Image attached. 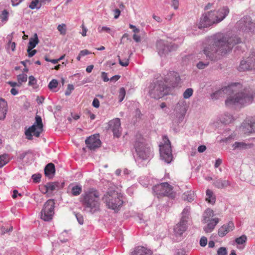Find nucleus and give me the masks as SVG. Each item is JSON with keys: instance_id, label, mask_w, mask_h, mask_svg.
I'll return each instance as SVG.
<instances>
[{"instance_id": "nucleus-40", "label": "nucleus", "mask_w": 255, "mask_h": 255, "mask_svg": "<svg viewBox=\"0 0 255 255\" xmlns=\"http://www.w3.org/2000/svg\"><path fill=\"white\" fill-rule=\"evenodd\" d=\"M209 65V61H199L196 65L197 67L199 69H204Z\"/></svg>"}, {"instance_id": "nucleus-48", "label": "nucleus", "mask_w": 255, "mask_h": 255, "mask_svg": "<svg viewBox=\"0 0 255 255\" xmlns=\"http://www.w3.org/2000/svg\"><path fill=\"white\" fill-rule=\"evenodd\" d=\"M100 27H99L98 28V29H99V31L100 32H101L102 31H106V32H108L109 33H110L111 35H113V34H114L113 31L111 30V29L108 27H107V26H102L101 29H100Z\"/></svg>"}, {"instance_id": "nucleus-42", "label": "nucleus", "mask_w": 255, "mask_h": 255, "mask_svg": "<svg viewBox=\"0 0 255 255\" xmlns=\"http://www.w3.org/2000/svg\"><path fill=\"white\" fill-rule=\"evenodd\" d=\"M248 128V130H245L244 131L246 132H255V122L252 123L251 124H248L246 125L245 128Z\"/></svg>"}, {"instance_id": "nucleus-13", "label": "nucleus", "mask_w": 255, "mask_h": 255, "mask_svg": "<svg viewBox=\"0 0 255 255\" xmlns=\"http://www.w3.org/2000/svg\"><path fill=\"white\" fill-rule=\"evenodd\" d=\"M110 129L113 132L115 137H119L122 134V128L121 126V121L119 118H116L111 120L109 123Z\"/></svg>"}, {"instance_id": "nucleus-47", "label": "nucleus", "mask_w": 255, "mask_h": 255, "mask_svg": "<svg viewBox=\"0 0 255 255\" xmlns=\"http://www.w3.org/2000/svg\"><path fill=\"white\" fill-rule=\"evenodd\" d=\"M58 85L57 80L56 79L52 80L48 84V88L49 89H52L57 87Z\"/></svg>"}, {"instance_id": "nucleus-14", "label": "nucleus", "mask_w": 255, "mask_h": 255, "mask_svg": "<svg viewBox=\"0 0 255 255\" xmlns=\"http://www.w3.org/2000/svg\"><path fill=\"white\" fill-rule=\"evenodd\" d=\"M85 143L88 148L94 150L100 146L101 141L98 135H93L86 138Z\"/></svg>"}, {"instance_id": "nucleus-16", "label": "nucleus", "mask_w": 255, "mask_h": 255, "mask_svg": "<svg viewBox=\"0 0 255 255\" xmlns=\"http://www.w3.org/2000/svg\"><path fill=\"white\" fill-rule=\"evenodd\" d=\"M235 229L234 224L232 221L229 222L222 226L218 230V235L223 237Z\"/></svg>"}, {"instance_id": "nucleus-24", "label": "nucleus", "mask_w": 255, "mask_h": 255, "mask_svg": "<svg viewBox=\"0 0 255 255\" xmlns=\"http://www.w3.org/2000/svg\"><path fill=\"white\" fill-rule=\"evenodd\" d=\"M69 187H71V194L73 196H78L82 192V187L81 185L71 184Z\"/></svg>"}, {"instance_id": "nucleus-61", "label": "nucleus", "mask_w": 255, "mask_h": 255, "mask_svg": "<svg viewBox=\"0 0 255 255\" xmlns=\"http://www.w3.org/2000/svg\"><path fill=\"white\" fill-rule=\"evenodd\" d=\"M101 76H102V78L104 82H108L109 81V79L108 78V77L107 76V74L106 72H102Z\"/></svg>"}, {"instance_id": "nucleus-19", "label": "nucleus", "mask_w": 255, "mask_h": 255, "mask_svg": "<svg viewBox=\"0 0 255 255\" xmlns=\"http://www.w3.org/2000/svg\"><path fill=\"white\" fill-rule=\"evenodd\" d=\"M213 185L218 189H224L230 186L231 183L228 180L216 178Z\"/></svg>"}, {"instance_id": "nucleus-55", "label": "nucleus", "mask_w": 255, "mask_h": 255, "mask_svg": "<svg viewBox=\"0 0 255 255\" xmlns=\"http://www.w3.org/2000/svg\"><path fill=\"white\" fill-rule=\"evenodd\" d=\"M207 244V239L205 237H202L200 240V245L201 247H205Z\"/></svg>"}, {"instance_id": "nucleus-28", "label": "nucleus", "mask_w": 255, "mask_h": 255, "mask_svg": "<svg viewBox=\"0 0 255 255\" xmlns=\"http://www.w3.org/2000/svg\"><path fill=\"white\" fill-rule=\"evenodd\" d=\"M39 43L37 34L35 33L32 37L29 39L28 44V48H34Z\"/></svg>"}, {"instance_id": "nucleus-52", "label": "nucleus", "mask_w": 255, "mask_h": 255, "mask_svg": "<svg viewBox=\"0 0 255 255\" xmlns=\"http://www.w3.org/2000/svg\"><path fill=\"white\" fill-rule=\"evenodd\" d=\"M33 181L35 183H39L40 181L41 175L39 174H34L32 176Z\"/></svg>"}, {"instance_id": "nucleus-46", "label": "nucleus", "mask_w": 255, "mask_h": 255, "mask_svg": "<svg viewBox=\"0 0 255 255\" xmlns=\"http://www.w3.org/2000/svg\"><path fill=\"white\" fill-rule=\"evenodd\" d=\"M57 29L60 34L65 35L66 32V26L65 24H59L57 27Z\"/></svg>"}, {"instance_id": "nucleus-1", "label": "nucleus", "mask_w": 255, "mask_h": 255, "mask_svg": "<svg viewBox=\"0 0 255 255\" xmlns=\"http://www.w3.org/2000/svg\"><path fill=\"white\" fill-rule=\"evenodd\" d=\"M242 89L241 84L232 83L212 93L211 97L212 100H217L226 95H229L225 101V104L229 107L245 106L252 103L255 93L249 88Z\"/></svg>"}, {"instance_id": "nucleus-22", "label": "nucleus", "mask_w": 255, "mask_h": 255, "mask_svg": "<svg viewBox=\"0 0 255 255\" xmlns=\"http://www.w3.org/2000/svg\"><path fill=\"white\" fill-rule=\"evenodd\" d=\"M7 111V104L6 101L2 98H0V120H3Z\"/></svg>"}, {"instance_id": "nucleus-62", "label": "nucleus", "mask_w": 255, "mask_h": 255, "mask_svg": "<svg viewBox=\"0 0 255 255\" xmlns=\"http://www.w3.org/2000/svg\"><path fill=\"white\" fill-rule=\"evenodd\" d=\"M186 113V110L185 108H184L182 111V114L179 117V122L180 123L183 121V119L184 117V116Z\"/></svg>"}, {"instance_id": "nucleus-25", "label": "nucleus", "mask_w": 255, "mask_h": 255, "mask_svg": "<svg viewBox=\"0 0 255 255\" xmlns=\"http://www.w3.org/2000/svg\"><path fill=\"white\" fill-rule=\"evenodd\" d=\"M253 144L250 143H246L244 142H235L233 145V149H239V150H243L246 149L248 148H251L253 147Z\"/></svg>"}, {"instance_id": "nucleus-9", "label": "nucleus", "mask_w": 255, "mask_h": 255, "mask_svg": "<svg viewBox=\"0 0 255 255\" xmlns=\"http://www.w3.org/2000/svg\"><path fill=\"white\" fill-rule=\"evenodd\" d=\"M153 191L158 196H167L171 198H174L175 197V193L173 191V187L167 182L154 186Z\"/></svg>"}, {"instance_id": "nucleus-32", "label": "nucleus", "mask_w": 255, "mask_h": 255, "mask_svg": "<svg viewBox=\"0 0 255 255\" xmlns=\"http://www.w3.org/2000/svg\"><path fill=\"white\" fill-rule=\"evenodd\" d=\"M41 6V3L40 2L39 0H32L30 3L28 7L31 9L35 8L39 9Z\"/></svg>"}, {"instance_id": "nucleus-4", "label": "nucleus", "mask_w": 255, "mask_h": 255, "mask_svg": "<svg viewBox=\"0 0 255 255\" xmlns=\"http://www.w3.org/2000/svg\"><path fill=\"white\" fill-rule=\"evenodd\" d=\"M229 8L223 6L217 10H211L204 13L200 18L199 21L196 24V26L201 29L209 27L214 24H217L223 21L229 14Z\"/></svg>"}, {"instance_id": "nucleus-2", "label": "nucleus", "mask_w": 255, "mask_h": 255, "mask_svg": "<svg viewBox=\"0 0 255 255\" xmlns=\"http://www.w3.org/2000/svg\"><path fill=\"white\" fill-rule=\"evenodd\" d=\"M211 43L205 47L204 54L211 60H217L230 51L237 44L241 42L240 38L230 34L217 33L213 35Z\"/></svg>"}, {"instance_id": "nucleus-43", "label": "nucleus", "mask_w": 255, "mask_h": 255, "mask_svg": "<svg viewBox=\"0 0 255 255\" xmlns=\"http://www.w3.org/2000/svg\"><path fill=\"white\" fill-rule=\"evenodd\" d=\"M126 95V90L124 88H121L119 91V102H122L125 98Z\"/></svg>"}, {"instance_id": "nucleus-58", "label": "nucleus", "mask_w": 255, "mask_h": 255, "mask_svg": "<svg viewBox=\"0 0 255 255\" xmlns=\"http://www.w3.org/2000/svg\"><path fill=\"white\" fill-rule=\"evenodd\" d=\"M92 105L95 108H99L100 106V102H99V100L97 98H95L93 100V101L92 103Z\"/></svg>"}, {"instance_id": "nucleus-26", "label": "nucleus", "mask_w": 255, "mask_h": 255, "mask_svg": "<svg viewBox=\"0 0 255 255\" xmlns=\"http://www.w3.org/2000/svg\"><path fill=\"white\" fill-rule=\"evenodd\" d=\"M214 215V213L213 210L208 208L204 212L203 214V223H206L208 222L211 221V218Z\"/></svg>"}, {"instance_id": "nucleus-34", "label": "nucleus", "mask_w": 255, "mask_h": 255, "mask_svg": "<svg viewBox=\"0 0 255 255\" xmlns=\"http://www.w3.org/2000/svg\"><path fill=\"white\" fill-rule=\"evenodd\" d=\"M183 198L188 202H192L194 200V194L191 191H187L184 193Z\"/></svg>"}, {"instance_id": "nucleus-63", "label": "nucleus", "mask_w": 255, "mask_h": 255, "mask_svg": "<svg viewBox=\"0 0 255 255\" xmlns=\"http://www.w3.org/2000/svg\"><path fill=\"white\" fill-rule=\"evenodd\" d=\"M90 53V52L87 49L81 50L79 53L80 56H81L82 57L89 54Z\"/></svg>"}, {"instance_id": "nucleus-56", "label": "nucleus", "mask_w": 255, "mask_h": 255, "mask_svg": "<svg viewBox=\"0 0 255 255\" xmlns=\"http://www.w3.org/2000/svg\"><path fill=\"white\" fill-rule=\"evenodd\" d=\"M39 189L43 194L48 193V187L47 184L46 185L40 187Z\"/></svg>"}, {"instance_id": "nucleus-39", "label": "nucleus", "mask_w": 255, "mask_h": 255, "mask_svg": "<svg viewBox=\"0 0 255 255\" xmlns=\"http://www.w3.org/2000/svg\"><path fill=\"white\" fill-rule=\"evenodd\" d=\"M225 118L222 122L225 124H228L231 123L233 120V117L232 115L229 114H225Z\"/></svg>"}, {"instance_id": "nucleus-53", "label": "nucleus", "mask_w": 255, "mask_h": 255, "mask_svg": "<svg viewBox=\"0 0 255 255\" xmlns=\"http://www.w3.org/2000/svg\"><path fill=\"white\" fill-rule=\"evenodd\" d=\"M218 255H227V252L225 248L221 247L220 248L217 252Z\"/></svg>"}, {"instance_id": "nucleus-45", "label": "nucleus", "mask_w": 255, "mask_h": 255, "mask_svg": "<svg viewBox=\"0 0 255 255\" xmlns=\"http://www.w3.org/2000/svg\"><path fill=\"white\" fill-rule=\"evenodd\" d=\"M193 90L192 88H188L183 93V97L185 99L189 98L193 95Z\"/></svg>"}, {"instance_id": "nucleus-36", "label": "nucleus", "mask_w": 255, "mask_h": 255, "mask_svg": "<svg viewBox=\"0 0 255 255\" xmlns=\"http://www.w3.org/2000/svg\"><path fill=\"white\" fill-rule=\"evenodd\" d=\"M0 19L2 22H6L8 19V11L4 9L3 10L1 13L0 14Z\"/></svg>"}, {"instance_id": "nucleus-29", "label": "nucleus", "mask_w": 255, "mask_h": 255, "mask_svg": "<svg viewBox=\"0 0 255 255\" xmlns=\"http://www.w3.org/2000/svg\"><path fill=\"white\" fill-rule=\"evenodd\" d=\"M239 70L240 71L251 70L249 63L248 62V58L246 60H242L241 62L240 65L239 67Z\"/></svg>"}, {"instance_id": "nucleus-20", "label": "nucleus", "mask_w": 255, "mask_h": 255, "mask_svg": "<svg viewBox=\"0 0 255 255\" xmlns=\"http://www.w3.org/2000/svg\"><path fill=\"white\" fill-rule=\"evenodd\" d=\"M152 254L151 250L143 247L138 246L134 249L130 255H152Z\"/></svg>"}, {"instance_id": "nucleus-10", "label": "nucleus", "mask_w": 255, "mask_h": 255, "mask_svg": "<svg viewBox=\"0 0 255 255\" xmlns=\"http://www.w3.org/2000/svg\"><path fill=\"white\" fill-rule=\"evenodd\" d=\"M43 124L41 118L36 115L35 117V122L33 125L29 127L25 131V134L26 138L31 140L32 139V134L36 137H39L40 133L42 131Z\"/></svg>"}, {"instance_id": "nucleus-5", "label": "nucleus", "mask_w": 255, "mask_h": 255, "mask_svg": "<svg viewBox=\"0 0 255 255\" xmlns=\"http://www.w3.org/2000/svg\"><path fill=\"white\" fill-rule=\"evenodd\" d=\"M170 90L162 80H158L150 83L148 93L151 98L157 100L168 95Z\"/></svg>"}, {"instance_id": "nucleus-50", "label": "nucleus", "mask_w": 255, "mask_h": 255, "mask_svg": "<svg viewBox=\"0 0 255 255\" xmlns=\"http://www.w3.org/2000/svg\"><path fill=\"white\" fill-rule=\"evenodd\" d=\"M118 57L119 58V63L121 65H122V66H124V67L128 66V65L129 64V59H125L123 61H122L121 59L120 56H118Z\"/></svg>"}, {"instance_id": "nucleus-7", "label": "nucleus", "mask_w": 255, "mask_h": 255, "mask_svg": "<svg viewBox=\"0 0 255 255\" xmlns=\"http://www.w3.org/2000/svg\"><path fill=\"white\" fill-rule=\"evenodd\" d=\"M134 145L137 155L140 159L146 160L153 156L151 148L145 144L143 138L136 140Z\"/></svg>"}, {"instance_id": "nucleus-18", "label": "nucleus", "mask_w": 255, "mask_h": 255, "mask_svg": "<svg viewBox=\"0 0 255 255\" xmlns=\"http://www.w3.org/2000/svg\"><path fill=\"white\" fill-rule=\"evenodd\" d=\"M187 222L183 219H181L180 222L175 226L174 232L176 236H181L187 230Z\"/></svg>"}, {"instance_id": "nucleus-33", "label": "nucleus", "mask_w": 255, "mask_h": 255, "mask_svg": "<svg viewBox=\"0 0 255 255\" xmlns=\"http://www.w3.org/2000/svg\"><path fill=\"white\" fill-rule=\"evenodd\" d=\"M190 207H186L183 210L181 214L182 217L181 219H183L184 221L187 222V219L190 214Z\"/></svg>"}, {"instance_id": "nucleus-41", "label": "nucleus", "mask_w": 255, "mask_h": 255, "mask_svg": "<svg viewBox=\"0 0 255 255\" xmlns=\"http://www.w3.org/2000/svg\"><path fill=\"white\" fill-rule=\"evenodd\" d=\"M17 80L19 84L27 81V76L25 74H19L17 76Z\"/></svg>"}, {"instance_id": "nucleus-11", "label": "nucleus", "mask_w": 255, "mask_h": 255, "mask_svg": "<svg viewBox=\"0 0 255 255\" xmlns=\"http://www.w3.org/2000/svg\"><path fill=\"white\" fill-rule=\"evenodd\" d=\"M55 202L53 199L48 200L44 204L40 213L41 219L44 221H51L54 214Z\"/></svg>"}, {"instance_id": "nucleus-31", "label": "nucleus", "mask_w": 255, "mask_h": 255, "mask_svg": "<svg viewBox=\"0 0 255 255\" xmlns=\"http://www.w3.org/2000/svg\"><path fill=\"white\" fill-rule=\"evenodd\" d=\"M48 187V193H52L54 191L58 188L59 183L58 182H49L47 183Z\"/></svg>"}, {"instance_id": "nucleus-44", "label": "nucleus", "mask_w": 255, "mask_h": 255, "mask_svg": "<svg viewBox=\"0 0 255 255\" xmlns=\"http://www.w3.org/2000/svg\"><path fill=\"white\" fill-rule=\"evenodd\" d=\"M249 23L246 32H254L255 31V22L252 21V19L251 18V22Z\"/></svg>"}, {"instance_id": "nucleus-35", "label": "nucleus", "mask_w": 255, "mask_h": 255, "mask_svg": "<svg viewBox=\"0 0 255 255\" xmlns=\"http://www.w3.org/2000/svg\"><path fill=\"white\" fill-rule=\"evenodd\" d=\"M8 162V155L6 154H3L0 155V168L3 167Z\"/></svg>"}, {"instance_id": "nucleus-59", "label": "nucleus", "mask_w": 255, "mask_h": 255, "mask_svg": "<svg viewBox=\"0 0 255 255\" xmlns=\"http://www.w3.org/2000/svg\"><path fill=\"white\" fill-rule=\"evenodd\" d=\"M127 39V40L128 39V33H125L122 38L121 39V41H120V44H124L125 43V39Z\"/></svg>"}, {"instance_id": "nucleus-15", "label": "nucleus", "mask_w": 255, "mask_h": 255, "mask_svg": "<svg viewBox=\"0 0 255 255\" xmlns=\"http://www.w3.org/2000/svg\"><path fill=\"white\" fill-rule=\"evenodd\" d=\"M172 46L167 45L165 41L162 40H158L156 42L158 53L161 56L171 51L173 49Z\"/></svg>"}, {"instance_id": "nucleus-12", "label": "nucleus", "mask_w": 255, "mask_h": 255, "mask_svg": "<svg viewBox=\"0 0 255 255\" xmlns=\"http://www.w3.org/2000/svg\"><path fill=\"white\" fill-rule=\"evenodd\" d=\"M162 80L166 85L170 88V87L174 88L178 85L180 81V78L177 72L169 71Z\"/></svg>"}, {"instance_id": "nucleus-27", "label": "nucleus", "mask_w": 255, "mask_h": 255, "mask_svg": "<svg viewBox=\"0 0 255 255\" xmlns=\"http://www.w3.org/2000/svg\"><path fill=\"white\" fill-rule=\"evenodd\" d=\"M216 200V196L213 191L210 189H207L206 192V201L210 204H214Z\"/></svg>"}, {"instance_id": "nucleus-17", "label": "nucleus", "mask_w": 255, "mask_h": 255, "mask_svg": "<svg viewBox=\"0 0 255 255\" xmlns=\"http://www.w3.org/2000/svg\"><path fill=\"white\" fill-rule=\"evenodd\" d=\"M249 22H251V17L250 16H246L243 17L237 22L236 26L240 30L246 32Z\"/></svg>"}, {"instance_id": "nucleus-51", "label": "nucleus", "mask_w": 255, "mask_h": 255, "mask_svg": "<svg viewBox=\"0 0 255 255\" xmlns=\"http://www.w3.org/2000/svg\"><path fill=\"white\" fill-rule=\"evenodd\" d=\"M75 216L76 217V219H77L78 223L80 225H83L84 223V218H83V215L80 213H76L75 214Z\"/></svg>"}, {"instance_id": "nucleus-21", "label": "nucleus", "mask_w": 255, "mask_h": 255, "mask_svg": "<svg viewBox=\"0 0 255 255\" xmlns=\"http://www.w3.org/2000/svg\"><path fill=\"white\" fill-rule=\"evenodd\" d=\"M220 219L218 218H215L213 219H211L209 222L204 227V231L206 233H209L212 232L214 229H215L216 226L219 222Z\"/></svg>"}, {"instance_id": "nucleus-37", "label": "nucleus", "mask_w": 255, "mask_h": 255, "mask_svg": "<svg viewBox=\"0 0 255 255\" xmlns=\"http://www.w3.org/2000/svg\"><path fill=\"white\" fill-rule=\"evenodd\" d=\"M247 240V238L246 235H242L241 237L237 238L235 239V242L238 245H243L245 244Z\"/></svg>"}, {"instance_id": "nucleus-30", "label": "nucleus", "mask_w": 255, "mask_h": 255, "mask_svg": "<svg viewBox=\"0 0 255 255\" xmlns=\"http://www.w3.org/2000/svg\"><path fill=\"white\" fill-rule=\"evenodd\" d=\"M251 70H255V53H252L248 57Z\"/></svg>"}, {"instance_id": "nucleus-38", "label": "nucleus", "mask_w": 255, "mask_h": 255, "mask_svg": "<svg viewBox=\"0 0 255 255\" xmlns=\"http://www.w3.org/2000/svg\"><path fill=\"white\" fill-rule=\"evenodd\" d=\"M15 46H16L15 43L14 42H11V40L9 39L7 44L6 48L7 50V52L8 53H9V50L10 49H11L12 52L15 51Z\"/></svg>"}, {"instance_id": "nucleus-8", "label": "nucleus", "mask_w": 255, "mask_h": 255, "mask_svg": "<svg viewBox=\"0 0 255 255\" xmlns=\"http://www.w3.org/2000/svg\"><path fill=\"white\" fill-rule=\"evenodd\" d=\"M163 140L164 143L160 145V158L165 162L170 163L173 160L171 143L167 136H164Z\"/></svg>"}, {"instance_id": "nucleus-54", "label": "nucleus", "mask_w": 255, "mask_h": 255, "mask_svg": "<svg viewBox=\"0 0 255 255\" xmlns=\"http://www.w3.org/2000/svg\"><path fill=\"white\" fill-rule=\"evenodd\" d=\"M32 49L33 48H27V52L28 53V55L29 57H32L37 52V51L36 50H32Z\"/></svg>"}, {"instance_id": "nucleus-3", "label": "nucleus", "mask_w": 255, "mask_h": 255, "mask_svg": "<svg viewBox=\"0 0 255 255\" xmlns=\"http://www.w3.org/2000/svg\"><path fill=\"white\" fill-rule=\"evenodd\" d=\"M79 202L84 210L93 214L101 210V193L95 188H89L79 198Z\"/></svg>"}, {"instance_id": "nucleus-60", "label": "nucleus", "mask_w": 255, "mask_h": 255, "mask_svg": "<svg viewBox=\"0 0 255 255\" xmlns=\"http://www.w3.org/2000/svg\"><path fill=\"white\" fill-rule=\"evenodd\" d=\"M114 18L115 19H117L120 15L121 10L117 8L114 10Z\"/></svg>"}, {"instance_id": "nucleus-57", "label": "nucleus", "mask_w": 255, "mask_h": 255, "mask_svg": "<svg viewBox=\"0 0 255 255\" xmlns=\"http://www.w3.org/2000/svg\"><path fill=\"white\" fill-rule=\"evenodd\" d=\"M172 6L175 9H177L179 6V0H172Z\"/></svg>"}, {"instance_id": "nucleus-23", "label": "nucleus", "mask_w": 255, "mask_h": 255, "mask_svg": "<svg viewBox=\"0 0 255 255\" xmlns=\"http://www.w3.org/2000/svg\"><path fill=\"white\" fill-rule=\"evenodd\" d=\"M55 169L54 164L52 163H49L46 165L44 168V174L46 177L49 178H52L55 174Z\"/></svg>"}, {"instance_id": "nucleus-6", "label": "nucleus", "mask_w": 255, "mask_h": 255, "mask_svg": "<svg viewBox=\"0 0 255 255\" xmlns=\"http://www.w3.org/2000/svg\"><path fill=\"white\" fill-rule=\"evenodd\" d=\"M102 199L107 207L116 212L120 210L124 203L121 194L116 191L107 193Z\"/></svg>"}, {"instance_id": "nucleus-64", "label": "nucleus", "mask_w": 255, "mask_h": 255, "mask_svg": "<svg viewBox=\"0 0 255 255\" xmlns=\"http://www.w3.org/2000/svg\"><path fill=\"white\" fill-rule=\"evenodd\" d=\"M206 149V146L204 145H200L198 147V151L199 152H203Z\"/></svg>"}, {"instance_id": "nucleus-49", "label": "nucleus", "mask_w": 255, "mask_h": 255, "mask_svg": "<svg viewBox=\"0 0 255 255\" xmlns=\"http://www.w3.org/2000/svg\"><path fill=\"white\" fill-rule=\"evenodd\" d=\"M28 79H29V82H28L29 86H31L34 87L35 85H36L37 81L34 76H30L29 77Z\"/></svg>"}]
</instances>
